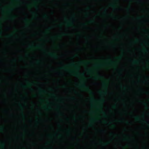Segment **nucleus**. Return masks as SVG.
Returning <instances> with one entry per match:
<instances>
[{
  "mask_svg": "<svg viewBox=\"0 0 149 149\" xmlns=\"http://www.w3.org/2000/svg\"><path fill=\"white\" fill-rule=\"evenodd\" d=\"M97 77H95V79H97Z\"/></svg>",
  "mask_w": 149,
  "mask_h": 149,
  "instance_id": "a878e982",
  "label": "nucleus"
},
{
  "mask_svg": "<svg viewBox=\"0 0 149 149\" xmlns=\"http://www.w3.org/2000/svg\"><path fill=\"white\" fill-rule=\"evenodd\" d=\"M30 90H33V88H30Z\"/></svg>",
  "mask_w": 149,
  "mask_h": 149,
  "instance_id": "37998d69",
  "label": "nucleus"
},
{
  "mask_svg": "<svg viewBox=\"0 0 149 149\" xmlns=\"http://www.w3.org/2000/svg\"><path fill=\"white\" fill-rule=\"evenodd\" d=\"M76 74H78V73H76Z\"/></svg>",
  "mask_w": 149,
  "mask_h": 149,
  "instance_id": "052dcab7",
  "label": "nucleus"
},
{
  "mask_svg": "<svg viewBox=\"0 0 149 149\" xmlns=\"http://www.w3.org/2000/svg\"><path fill=\"white\" fill-rule=\"evenodd\" d=\"M107 144V143H103V145H106Z\"/></svg>",
  "mask_w": 149,
  "mask_h": 149,
  "instance_id": "c85d7f7f",
  "label": "nucleus"
},
{
  "mask_svg": "<svg viewBox=\"0 0 149 149\" xmlns=\"http://www.w3.org/2000/svg\"><path fill=\"white\" fill-rule=\"evenodd\" d=\"M111 6L113 7V8H115V6L114 5H111Z\"/></svg>",
  "mask_w": 149,
  "mask_h": 149,
  "instance_id": "6ab92c4d",
  "label": "nucleus"
},
{
  "mask_svg": "<svg viewBox=\"0 0 149 149\" xmlns=\"http://www.w3.org/2000/svg\"><path fill=\"white\" fill-rule=\"evenodd\" d=\"M70 24H68V26H70Z\"/></svg>",
  "mask_w": 149,
  "mask_h": 149,
  "instance_id": "f704fd0d",
  "label": "nucleus"
},
{
  "mask_svg": "<svg viewBox=\"0 0 149 149\" xmlns=\"http://www.w3.org/2000/svg\"><path fill=\"white\" fill-rule=\"evenodd\" d=\"M93 120H95V119H93Z\"/></svg>",
  "mask_w": 149,
  "mask_h": 149,
  "instance_id": "e2e57ef3",
  "label": "nucleus"
},
{
  "mask_svg": "<svg viewBox=\"0 0 149 149\" xmlns=\"http://www.w3.org/2000/svg\"><path fill=\"white\" fill-rule=\"evenodd\" d=\"M80 74L82 76H84V73H80Z\"/></svg>",
  "mask_w": 149,
  "mask_h": 149,
  "instance_id": "2eb2a0df",
  "label": "nucleus"
},
{
  "mask_svg": "<svg viewBox=\"0 0 149 149\" xmlns=\"http://www.w3.org/2000/svg\"><path fill=\"white\" fill-rule=\"evenodd\" d=\"M22 86H23V87H25L26 86H24V85H22Z\"/></svg>",
  "mask_w": 149,
  "mask_h": 149,
  "instance_id": "ea45409f",
  "label": "nucleus"
},
{
  "mask_svg": "<svg viewBox=\"0 0 149 149\" xmlns=\"http://www.w3.org/2000/svg\"><path fill=\"white\" fill-rule=\"evenodd\" d=\"M44 17H48V16H47V15H46V14H45L44 15Z\"/></svg>",
  "mask_w": 149,
  "mask_h": 149,
  "instance_id": "9b49d317",
  "label": "nucleus"
},
{
  "mask_svg": "<svg viewBox=\"0 0 149 149\" xmlns=\"http://www.w3.org/2000/svg\"><path fill=\"white\" fill-rule=\"evenodd\" d=\"M50 90H52V89H50Z\"/></svg>",
  "mask_w": 149,
  "mask_h": 149,
  "instance_id": "0e129e2a",
  "label": "nucleus"
},
{
  "mask_svg": "<svg viewBox=\"0 0 149 149\" xmlns=\"http://www.w3.org/2000/svg\"><path fill=\"white\" fill-rule=\"evenodd\" d=\"M40 47V46H38V47Z\"/></svg>",
  "mask_w": 149,
  "mask_h": 149,
  "instance_id": "680f3d73",
  "label": "nucleus"
},
{
  "mask_svg": "<svg viewBox=\"0 0 149 149\" xmlns=\"http://www.w3.org/2000/svg\"><path fill=\"white\" fill-rule=\"evenodd\" d=\"M71 23L72 24H73V22H71Z\"/></svg>",
  "mask_w": 149,
  "mask_h": 149,
  "instance_id": "5fc2aeb1",
  "label": "nucleus"
},
{
  "mask_svg": "<svg viewBox=\"0 0 149 149\" xmlns=\"http://www.w3.org/2000/svg\"><path fill=\"white\" fill-rule=\"evenodd\" d=\"M132 0H130V1L132 2Z\"/></svg>",
  "mask_w": 149,
  "mask_h": 149,
  "instance_id": "864d4df0",
  "label": "nucleus"
},
{
  "mask_svg": "<svg viewBox=\"0 0 149 149\" xmlns=\"http://www.w3.org/2000/svg\"><path fill=\"white\" fill-rule=\"evenodd\" d=\"M104 122H105V123H107V122L106 121H105Z\"/></svg>",
  "mask_w": 149,
  "mask_h": 149,
  "instance_id": "603ef678",
  "label": "nucleus"
},
{
  "mask_svg": "<svg viewBox=\"0 0 149 149\" xmlns=\"http://www.w3.org/2000/svg\"><path fill=\"white\" fill-rule=\"evenodd\" d=\"M143 121L145 123H146L148 122L147 121L145 120H143Z\"/></svg>",
  "mask_w": 149,
  "mask_h": 149,
  "instance_id": "f3484780",
  "label": "nucleus"
},
{
  "mask_svg": "<svg viewBox=\"0 0 149 149\" xmlns=\"http://www.w3.org/2000/svg\"><path fill=\"white\" fill-rule=\"evenodd\" d=\"M126 123L127 124H128V123H129L128 121H127Z\"/></svg>",
  "mask_w": 149,
  "mask_h": 149,
  "instance_id": "a19ab883",
  "label": "nucleus"
},
{
  "mask_svg": "<svg viewBox=\"0 0 149 149\" xmlns=\"http://www.w3.org/2000/svg\"><path fill=\"white\" fill-rule=\"evenodd\" d=\"M114 18H116V17H114Z\"/></svg>",
  "mask_w": 149,
  "mask_h": 149,
  "instance_id": "69168bd1",
  "label": "nucleus"
},
{
  "mask_svg": "<svg viewBox=\"0 0 149 149\" xmlns=\"http://www.w3.org/2000/svg\"><path fill=\"white\" fill-rule=\"evenodd\" d=\"M99 93L100 94H103L105 95H106L107 93V92L105 91L100 92Z\"/></svg>",
  "mask_w": 149,
  "mask_h": 149,
  "instance_id": "20e7f679",
  "label": "nucleus"
},
{
  "mask_svg": "<svg viewBox=\"0 0 149 149\" xmlns=\"http://www.w3.org/2000/svg\"><path fill=\"white\" fill-rule=\"evenodd\" d=\"M107 11V9H105L104 11V13L105 14L106 13V11Z\"/></svg>",
  "mask_w": 149,
  "mask_h": 149,
  "instance_id": "ddd939ff",
  "label": "nucleus"
},
{
  "mask_svg": "<svg viewBox=\"0 0 149 149\" xmlns=\"http://www.w3.org/2000/svg\"><path fill=\"white\" fill-rule=\"evenodd\" d=\"M19 105L20 106V107L22 106V105H21V104H20L19 103Z\"/></svg>",
  "mask_w": 149,
  "mask_h": 149,
  "instance_id": "7c9ffc66",
  "label": "nucleus"
},
{
  "mask_svg": "<svg viewBox=\"0 0 149 149\" xmlns=\"http://www.w3.org/2000/svg\"><path fill=\"white\" fill-rule=\"evenodd\" d=\"M3 129V127H0V130H2Z\"/></svg>",
  "mask_w": 149,
  "mask_h": 149,
  "instance_id": "412c9836",
  "label": "nucleus"
},
{
  "mask_svg": "<svg viewBox=\"0 0 149 149\" xmlns=\"http://www.w3.org/2000/svg\"><path fill=\"white\" fill-rule=\"evenodd\" d=\"M116 106V105H115L114 106H113V108H115Z\"/></svg>",
  "mask_w": 149,
  "mask_h": 149,
  "instance_id": "4c0bfd02",
  "label": "nucleus"
},
{
  "mask_svg": "<svg viewBox=\"0 0 149 149\" xmlns=\"http://www.w3.org/2000/svg\"><path fill=\"white\" fill-rule=\"evenodd\" d=\"M20 58H21V59H22V56H21V57H20Z\"/></svg>",
  "mask_w": 149,
  "mask_h": 149,
  "instance_id": "09e8293b",
  "label": "nucleus"
},
{
  "mask_svg": "<svg viewBox=\"0 0 149 149\" xmlns=\"http://www.w3.org/2000/svg\"><path fill=\"white\" fill-rule=\"evenodd\" d=\"M143 104L145 105L146 107L147 106V104L145 102H143Z\"/></svg>",
  "mask_w": 149,
  "mask_h": 149,
  "instance_id": "f8f14e48",
  "label": "nucleus"
},
{
  "mask_svg": "<svg viewBox=\"0 0 149 149\" xmlns=\"http://www.w3.org/2000/svg\"><path fill=\"white\" fill-rule=\"evenodd\" d=\"M49 55L51 56L52 57H54V58L57 59L58 58V56L56 55H54V54L52 53H49Z\"/></svg>",
  "mask_w": 149,
  "mask_h": 149,
  "instance_id": "f03ea898",
  "label": "nucleus"
},
{
  "mask_svg": "<svg viewBox=\"0 0 149 149\" xmlns=\"http://www.w3.org/2000/svg\"><path fill=\"white\" fill-rule=\"evenodd\" d=\"M124 89H125V87H124Z\"/></svg>",
  "mask_w": 149,
  "mask_h": 149,
  "instance_id": "774afa93",
  "label": "nucleus"
},
{
  "mask_svg": "<svg viewBox=\"0 0 149 149\" xmlns=\"http://www.w3.org/2000/svg\"><path fill=\"white\" fill-rule=\"evenodd\" d=\"M103 114L105 116H107V115L105 112H103Z\"/></svg>",
  "mask_w": 149,
  "mask_h": 149,
  "instance_id": "a211bd4d",
  "label": "nucleus"
},
{
  "mask_svg": "<svg viewBox=\"0 0 149 149\" xmlns=\"http://www.w3.org/2000/svg\"><path fill=\"white\" fill-rule=\"evenodd\" d=\"M78 55L77 54H75L74 55V57H77V56Z\"/></svg>",
  "mask_w": 149,
  "mask_h": 149,
  "instance_id": "cd10ccee",
  "label": "nucleus"
},
{
  "mask_svg": "<svg viewBox=\"0 0 149 149\" xmlns=\"http://www.w3.org/2000/svg\"><path fill=\"white\" fill-rule=\"evenodd\" d=\"M29 46L30 48H32L33 46H31V45H29Z\"/></svg>",
  "mask_w": 149,
  "mask_h": 149,
  "instance_id": "4be33fe9",
  "label": "nucleus"
},
{
  "mask_svg": "<svg viewBox=\"0 0 149 149\" xmlns=\"http://www.w3.org/2000/svg\"><path fill=\"white\" fill-rule=\"evenodd\" d=\"M5 144L4 143H3L1 145V147L2 148H3L4 147Z\"/></svg>",
  "mask_w": 149,
  "mask_h": 149,
  "instance_id": "0eeeda50",
  "label": "nucleus"
},
{
  "mask_svg": "<svg viewBox=\"0 0 149 149\" xmlns=\"http://www.w3.org/2000/svg\"><path fill=\"white\" fill-rule=\"evenodd\" d=\"M117 58L119 59H121V57H117Z\"/></svg>",
  "mask_w": 149,
  "mask_h": 149,
  "instance_id": "aec40b11",
  "label": "nucleus"
},
{
  "mask_svg": "<svg viewBox=\"0 0 149 149\" xmlns=\"http://www.w3.org/2000/svg\"><path fill=\"white\" fill-rule=\"evenodd\" d=\"M36 63H39V61H37Z\"/></svg>",
  "mask_w": 149,
  "mask_h": 149,
  "instance_id": "e433bc0d",
  "label": "nucleus"
},
{
  "mask_svg": "<svg viewBox=\"0 0 149 149\" xmlns=\"http://www.w3.org/2000/svg\"><path fill=\"white\" fill-rule=\"evenodd\" d=\"M44 107L45 108H46V107L45 106Z\"/></svg>",
  "mask_w": 149,
  "mask_h": 149,
  "instance_id": "3c124183",
  "label": "nucleus"
},
{
  "mask_svg": "<svg viewBox=\"0 0 149 149\" xmlns=\"http://www.w3.org/2000/svg\"><path fill=\"white\" fill-rule=\"evenodd\" d=\"M133 62L134 64H138L139 61L138 60H134L133 61Z\"/></svg>",
  "mask_w": 149,
  "mask_h": 149,
  "instance_id": "7ed1b4c3",
  "label": "nucleus"
},
{
  "mask_svg": "<svg viewBox=\"0 0 149 149\" xmlns=\"http://www.w3.org/2000/svg\"><path fill=\"white\" fill-rule=\"evenodd\" d=\"M120 121L121 122H122V120H120Z\"/></svg>",
  "mask_w": 149,
  "mask_h": 149,
  "instance_id": "bf43d9fd",
  "label": "nucleus"
},
{
  "mask_svg": "<svg viewBox=\"0 0 149 149\" xmlns=\"http://www.w3.org/2000/svg\"><path fill=\"white\" fill-rule=\"evenodd\" d=\"M101 131H102V132H103V131H104V130H101Z\"/></svg>",
  "mask_w": 149,
  "mask_h": 149,
  "instance_id": "49530a36",
  "label": "nucleus"
},
{
  "mask_svg": "<svg viewBox=\"0 0 149 149\" xmlns=\"http://www.w3.org/2000/svg\"><path fill=\"white\" fill-rule=\"evenodd\" d=\"M2 34V32H0V36H1V35Z\"/></svg>",
  "mask_w": 149,
  "mask_h": 149,
  "instance_id": "2f4dec72",
  "label": "nucleus"
},
{
  "mask_svg": "<svg viewBox=\"0 0 149 149\" xmlns=\"http://www.w3.org/2000/svg\"><path fill=\"white\" fill-rule=\"evenodd\" d=\"M112 125L113 126V127H115V126L113 124H112Z\"/></svg>",
  "mask_w": 149,
  "mask_h": 149,
  "instance_id": "c756f323",
  "label": "nucleus"
},
{
  "mask_svg": "<svg viewBox=\"0 0 149 149\" xmlns=\"http://www.w3.org/2000/svg\"><path fill=\"white\" fill-rule=\"evenodd\" d=\"M71 65H72V66H74L75 65L74 63H73L71 64Z\"/></svg>",
  "mask_w": 149,
  "mask_h": 149,
  "instance_id": "5701e85b",
  "label": "nucleus"
},
{
  "mask_svg": "<svg viewBox=\"0 0 149 149\" xmlns=\"http://www.w3.org/2000/svg\"><path fill=\"white\" fill-rule=\"evenodd\" d=\"M38 113L40 114H41V112L40 111H38Z\"/></svg>",
  "mask_w": 149,
  "mask_h": 149,
  "instance_id": "72a5a7b5",
  "label": "nucleus"
},
{
  "mask_svg": "<svg viewBox=\"0 0 149 149\" xmlns=\"http://www.w3.org/2000/svg\"><path fill=\"white\" fill-rule=\"evenodd\" d=\"M59 114L60 115H62V113L61 112H60V113H59Z\"/></svg>",
  "mask_w": 149,
  "mask_h": 149,
  "instance_id": "b1692460",
  "label": "nucleus"
},
{
  "mask_svg": "<svg viewBox=\"0 0 149 149\" xmlns=\"http://www.w3.org/2000/svg\"><path fill=\"white\" fill-rule=\"evenodd\" d=\"M26 21H27V19H24Z\"/></svg>",
  "mask_w": 149,
  "mask_h": 149,
  "instance_id": "c03bdc74",
  "label": "nucleus"
},
{
  "mask_svg": "<svg viewBox=\"0 0 149 149\" xmlns=\"http://www.w3.org/2000/svg\"><path fill=\"white\" fill-rule=\"evenodd\" d=\"M101 101L103 102H104L105 101V100L104 99H102V100Z\"/></svg>",
  "mask_w": 149,
  "mask_h": 149,
  "instance_id": "4468645a",
  "label": "nucleus"
},
{
  "mask_svg": "<svg viewBox=\"0 0 149 149\" xmlns=\"http://www.w3.org/2000/svg\"><path fill=\"white\" fill-rule=\"evenodd\" d=\"M143 50L144 51V52H148V51L147 49H146V48H144L143 49Z\"/></svg>",
  "mask_w": 149,
  "mask_h": 149,
  "instance_id": "423d86ee",
  "label": "nucleus"
},
{
  "mask_svg": "<svg viewBox=\"0 0 149 149\" xmlns=\"http://www.w3.org/2000/svg\"><path fill=\"white\" fill-rule=\"evenodd\" d=\"M72 100H74L75 99V98L74 97H72L71 98Z\"/></svg>",
  "mask_w": 149,
  "mask_h": 149,
  "instance_id": "9d476101",
  "label": "nucleus"
},
{
  "mask_svg": "<svg viewBox=\"0 0 149 149\" xmlns=\"http://www.w3.org/2000/svg\"><path fill=\"white\" fill-rule=\"evenodd\" d=\"M39 90H40V91L41 92H45L44 91L41 90V89L40 88Z\"/></svg>",
  "mask_w": 149,
  "mask_h": 149,
  "instance_id": "1a4fd4ad",
  "label": "nucleus"
},
{
  "mask_svg": "<svg viewBox=\"0 0 149 149\" xmlns=\"http://www.w3.org/2000/svg\"><path fill=\"white\" fill-rule=\"evenodd\" d=\"M127 11H129V8H127Z\"/></svg>",
  "mask_w": 149,
  "mask_h": 149,
  "instance_id": "473e14b6",
  "label": "nucleus"
},
{
  "mask_svg": "<svg viewBox=\"0 0 149 149\" xmlns=\"http://www.w3.org/2000/svg\"><path fill=\"white\" fill-rule=\"evenodd\" d=\"M137 2L138 3H139V2H141V1H138Z\"/></svg>",
  "mask_w": 149,
  "mask_h": 149,
  "instance_id": "58836bf2",
  "label": "nucleus"
},
{
  "mask_svg": "<svg viewBox=\"0 0 149 149\" xmlns=\"http://www.w3.org/2000/svg\"><path fill=\"white\" fill-rule=\"evenodd\" d=\"M144 82H147V83H148V81H147L146 80H145L144 81H143V83H144Z\"/></svg>",
  "mask_w": 149,
  "mask_h": 149,
  "instance_id": "393cba45",
  "label": "nucleus"
},
{
  "mask_svg": "<svg viewBox=\"0 0 149 149\" xmlns=\"http://www.w3.org/2000/svg\"><path fill=\"white\" fill-rule=\"evenodd\" d=\"M34 13H34V12H33V14H34Z\"/></svg>",
  "mask_w": 149,
  "mask_h": 149,
  "instance_id": "6e6d98bb",
  "label": "nucleus"
},
{
  "mask_svg": "<svg viewBox=\"0 0 149 149\" xmlns=\"http://www.w3.org/2000/svg\"><path fill=\"white\" fill-rule=\"evenodd\" d=\"M93 20H91L90 21H89V22L91 23H93Z\"/></svg>",
  "mask_w": 149,
  "mask_h": 149,
  "instance_id": "dca6fc26",
  "label": "nucleus"
},
{
  "mask_svg": "<svg viewBox=\"0 0 149 149\" xmlns=\"http://www.w3.org/2000/svg\"><path fill=\"white\" fill-rule=\"evenodd\" d=\"M82 25H83L84 26V25H85L86 24L85 23H83V24H82Z\"/></svg>",
  "mask_w": 149,
  "mask_h": 149,
  "instance_id": "bb28decb",
  "label": "nucleus"
},
{
  "mask_svg": "<svg viewBox=\"0 0 149 149\" xmlns=\"http://www.w3.org/2000/svg\"><path fill=\"white\" fill-rule=\"evenodd\" d=\"M29 85L30 86H31V85H31V84H30V83H29Z\"/></svg>",
  "mask_w": 149,
  "mask_h": 149,
  "instance_id": "a18cd8bd",
  "label": "nucleus"
},
{
  "mask_svg": "<svg viewBox=\"0 0 149 149\" xmlns=\"http://www.w3.org/2000/svg\"><path fill=\"white\" fill-rule=\"evenodd\" d=\"M110 135H112V134H113V133H110Z\"/></svg>",
  "mask_w": 149,
  "mask_h": 149,
  "instance_id": "79ce46f5",
  "label": "nucleus"
},
{
  "mask_svg": "<svg viewBox=\"0 0 149 149\" xmlns=\"http://www.w3.org/2000/svg\"><path fill=\"white\" fill-rule=\"evenodd\" d=\"M63 35H66V34H65V33H63Z\"/></svg>",
  "mask_w": 149,
  "mask_h": 149,
  "instance_id": "c9c22d12",
  "label": "nucleus"
},
{
  "mask_svg": "<svg viewBox=\"0 0 149 149\" xmlns=\"http://www.w3.org/2000/svg\"><path fill=\"white\" fill-rule=\"evenodd\" d=\"M13 61H16V60H15V59H14V60H13Z\"/></svg>",
  "mask_w": 149,
  "mask_h": 149,
  "instance_id": "8fccbe9b",
  "label": "nucleus"
},
{
  "mask_svg": "<svg viewBox=\"0 0 149 149\" xmlns=\"http://www.w3.org/2000/svg\"><path fill=\"white\" fill-rule=\"evenodd\" d=\"M52 27H48L47 29L48 30H50L52 29Z\"/></svg>",
  "mask_w": 149,
  "mask_h": 149,
  "instance_id": "6e6552de",
  "label": "nucleus"
},
{
  "mask_svg": "<svg viewBox=\"0 0 149 149\" xmlns=\"http://www.w3.org/2000/svg\"><path fill=\"white\" fill-rule=\"evenodd\" d=\"M139 40H138L137 39L136 41V42L138 41Z\"/></svg>",
  "mask_w": 149,
  "mask_h": 149,
  "instance_id": "de8ad7c7",
  "label": "nucleus"
},
{
  "mask_svg": "<svg viewBox=\"0 0 149 149\" xmlns=\"http://www.w3.org/2000/svg\"><path fill=\"white\" fill-rule=\"evenodd\" d=\"M89 126H91V125L90 124V125H89Z\"/></svg>",
  "mask_w": 149,
  "mask_h": 149,
  "instance_id": "4d7b16f0",
  "label": "nucleus"
},
{
  "mask_svg": "<svg viewBox=\"0 0 149 149\" xmlns=\"http://www.w3.org/2000/svg\"><path fill=\"white\" fill-rule=\"evenodd\" d=\"M36 8H38V7H36Z\"/></svg>",
  "mask_w": 149,
  "mask_h": 149,
  "instance_id": "338daca9",
  "label": "nucleus"
},
{
  "mask_svg": "<svg viewBox=\"0 0 149 149\" xmlns=\"http://www.w3.org/2000/svg\"><path fill=\"white\" fill-rule=\"evenodd\" d=\"M135 119L136 120H140L139 117V116L136 117L135 118Z\"/></svg>",
  "mask_w": 149,
  "mask_h": 149,
  "instance_id": "39448f33",
  "label": "nucleus"
},
{
  "mask_svg": "<svg viewBox=\"0 0 149 149\" xmlns=\"http://www.w3.org/2000/svg\"><path fill=\"white\" fill-rule=\"evenodd\" d=\"M130 124H131V123H132L131 122H130Z\"/></svg>",
  "mask_w": 149,
  "mask_h": 149,
  "instance_id": "13d9d810",
  "label": "nucleus"
},
{
  "mask_svg": "<svg viewBox=\"0 0 149 149\" xmlns=\"http://www.w3.org/2000/svg\"><path fill=\"white\" fill-rule=\"evenodd\" d=\"M81 87L82 88H84L85 89L86 91H89L90 94L91 95H94L93 93L91 91L89 90V87H87L85 84L84 83L81 85Z\"/></svg>",
  "mask_w": 149,
  "mask_h": 149,
  "instance_id": "f257e3e1",
  "label": "nucleus"
}]
</instances>
